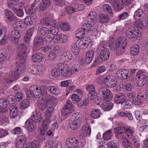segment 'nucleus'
Instances as JSON below:
<instances>
[{
	"mask_svg": "<svg viewBox=\"0 0 148 148\" xmlns=\"http://www.w3.org/2000/svg\"><path fill=\"white\" fill-rule=\"evenodd\" d=\"M128 71L125 69L119 70L116 72V76L121 80L125 79L130 77V75Z\"/></svg>",
	"mask_w": 148,
	"mask_h": 148,
	"instance_id": "f8f14e48",
	"label": "nucleus"
},
{
	"mask_svg": "<svg viewBox=\"0 0 148 148\" xmlns=\"http://www.w3.org/2000/svg\"><path fill=\"white\" fill-rule=\"evenodd\" d=\"M112 136V132L111 130L107 131L103 135V136L104 140H108L111 138Z\"/></svg>",
	"mask_w": 148,
	"mask_h": 148,
	"instance_id": "5fc2aeb1",
	"label": "nucleus"
},
{
	"mask_svg": "<svg viewBox=\"0 0 148 148\" xmlns=\"http://www.w3.org/2000/svg\"><path fill=\"white\" fill-rule=\"evenodd\" d=\"M125 133L128 137L131 138L134 134V132L131 130L125 127Z\"/></svg>",
	"mask_w": 148,
	"mask_h": 148,
	"instance_id": "338daca9",
	"label": "nucleus"
},
{
	"mask_svg": "<svg viewBox=\"0 0 148 148\" xmlns=\"http://www.w3.org/2000/svg\"><path fill=\"white\" fill-rule=\"evenodd\" d=\"M113 5L114 9L116 11L121 10L124 7L121 1H119V3L117 1Z\"/></svg>",
	"mask_w": 148,
	"mask_h": 148,
	"instance_id": "09e8293b",
	"label": "nucleus"
},
{
	"mask_svg": "<svg viewBox=\"0 0 148 148\" xmlns=\"http://www.w3.org/2000/svg\"><path fill=\"white\" fill-rule=\"evenodd\" d=\"M53 69L52 70L51 74L52 76L55 77H58L60 75V69Z\"/></svg>",
	"mask_w": 148,
	"mask_h": 148,
	"instance_id": "774afa93",
	"label": "nucleus"
},
{
	"mask_svg": "<svg viewBox=\"0 0 148 148\" xmlns=\"http://www.w3.org/2000/svg\"><path fill=\"white\" fill-rule=\"evenodd\" d=\"M30 119L33 122L39 123L42 119V114L40 112H35L32 113Z\"/></svg>",
	"mask_w": 148,
	"mask_h": 148,
	"instance_id": "dca6fc26",
	"label": "nucleus"
},
{
	"mask_svg": "<svg viewBox=\"0 0 148 148\" xmlns=\"http://www.w3.org/2000/svg\"><path fill=\"white\" fill-rule=\"evenodd\" d=\"M134 17L136 20L139 21L146 18V15L143 10L139 9L135 12Z\"/></svg>",
	"mask_w": 148,
	"mask_h": 148,
	"instance_id": "2eb2a0df",
	"label": "nucleus"
},
{
	"mask_svg": "<svg viewBox=\"0 0 148 148\" xmlns=\"http://www.w3.org/2000/svg\"><path fill=\"white\" fill-rule=\"evenodd\" d=\"M5 15L10 21H16L17 17L9 10H6L4 12Z\"/></svg>",
	"mask_w": 148,
	"mask_h": 148,
	"instance_id": "7c9ffc66",
	"label": "nucleus"
},
{
	"mask_svg": "<svg viewBox=\"0 0 148 148\" xmlns=\"http://www.w3.org/2000/svg\"><path fill=\"white\" fill-rule=\"evenodd\" d=\"M90 133V128L88 126H86L82 128L81 134L84 137H86L89 136Z\"/></svg>",
	"mask_w": 148,
	"mask_h": 148,
	"instance_id": "f704fd0d",
	"label": "nucleus"
},
{
	"mask_svg": "<svg viewBox=\"0 0 148 148\" xmlns=\"http://www.w3.org/2000/svg\"><path fill=\"white\" fill-rule=\"evenodd\" d=\"M27 49V47L24 44H20L18 45V51H19L18 55L20 53H21L22 54H23L24 52H25L27 53H27L25 51ZM23 55V54H22Z\"/></svg>",
	"mask_w": 148,
	"mask_h": 148,
	"instance_id": "3c124183",
	"label": "nucleus"
},
{
	"mask_svg": "<svg viewBox=\"0 0 148 148\" xmlns=\"http://www.w3.org/2000/svg\"><path fill=\"white\" fill-rule=\"evenodd\" d=\"M60 28L63 31H68L69 28V26L67 23H63L60 24Z\"/></svg>",
	"mask_w": 148,
	"mask_h": 148,
	"instance_id": "680f3d73",
	"label": "nucleus"
},
{
	"mask_svg": "<svg viewBox=\"0 0 148 148\" xmlns=\"http://www.w3.org/2000/svg\"><path fill=\"white\" fill-rule=\"evenodd\" d=\"M51 121L49 119H47L43 121L42 127L40 130V134L42 135L45 134V132L48 127Z\"/></svg>",
	"mask_w": 148,
	"mask_h": 148,
	"instance_id": "412c9836",
	"label": "nucleus"
},
{
	"mask_svg": "<svg viewBox=\"0 0 148 148\" xmlns=\"http://www.w3.org/2000/svg\"><path fill=\"white\" fill-rule=\"evenodd\" d=\"M38 30L39 34L42 36H46L50 33V30L46 27H39Z\"/></svg>",
	"mask_w": 148,
	"mask_h": 148,
	"instance_id": "58836bf2",
	"label": "nucleus"
},
{
	"mask_svg": "<svg viewBox=\"0 0 148 148\" xmlns=\"http://www.w3.org/2000/svg\"><path fill=\"white\" fill-rule=\"evenodd\" d=\"M25 127L28 131L32 132L35 130V129L36 128V125L35 123L32 122V121L29 119L25 122Z\"/></svg>",
	"mask_w": 148,
	"mask_h": 148,
	"instance_id": "6ab92c4d",
	"label": "nucleus"
},
{
	"mask_svg": "<svg viewBox=\"0 0 148 148\" xmlns=\"http://www.w3.org/2000/svg\"><path fill=\"white\" fill-rule=\"evenodd\" d=\"M20 74V72L17 71L16 69L12 72L11 78L17 79L19 78Z\"/></svg>",
	"mask_w": 148,
	"mask_h": 148,
	"instance_id": "bf43d9fd",
	"label": "nucleus"
},
{
	"mask_svg": "<svg viewBox=\"0 0 148 148\" xmlns=\"http://www.w3.org/2000/svg\"><path fill=\"white\" fill-rule=\"evenodd\" d=\"M10 117L14 118L17 116L18 114L17 108L13 104H11L9 108Z\"/></svg>",
	"mask_w": 148,
	"mask_h": 148,
	"instance_id": "bb28decb",
	"label": "nucleus"
},
{
	"mask_svg": "<svg viewBox=\"0 0 148 148\" xmlns=\"http://www.w3.org/2000/svg\"><path fill=\"white\" fill-rule=\"evenodd\" d=\"M20 37V35L19 32L17 30L12 31L9 36L11 40L16 45L18 43Z\"/></svg>",
	"mask_w": 148,
	"mask_h": 148,
	"instance_id": "ddd939ff",
	"label": "nucleus"
},
{
	"mask_svg": "<svg viewBox=\"0 0 148 148\" xmlns=\"http://www.w3.org/2000/svg\"><path fill=\"white\" fill-rule=\"evenodd\" d=\"M136 77L138 79L137 83L138 86H142L148 82V76L140 73V72L137 73Z\"/></svg>",
	"mask_w": 148,
	"mask_h": 148,
	"instance_id": "1a4fd4ad",
	"label": "nucleus"
},
{
	"mask_svg": "<svg viewBox=\"0 0 148 148\" xmlns=\"http://www.w3.org/2000/svg\"><path fill=\"white\" fill-rule=\"evenodd\" d=\"M103 8L105 11L110 14H112V9L110 5L108 4H104L103 6Z\"/></svg>",
	"mask_w": 148,
	"mask_h": 148,
	"instance_id": "0e129e2a",
	"label": "nucleus"
},
{
	"mask_svg": "<svg viewBox=\"0 0 148 148\" xmlns=\"http://www.w3.org/2000/svg\"><path fill=\"white\" fill-rule=\"evenodd\" d=\"M61 69L60 71L61 72V75L63 77H71L72 74V71L70 69L67 65L66 64L59 63L58 64V69Z\"/></svg>",
	"mask_w": 148,
	"mask_h": 148,
	"instance_id": "20e7f679",
	"label": "nucleus"
},
{
	"mask_svg": "<svg viewBox=\"0 0 148 148\" xmlns=\"http://www.w3.org/2000/svg\"><path fill=\"white\" fill-rule=\"evenodd\" d=\"M81 45H82V42H77L73 44L71 46V50L75 55H77L79 53V47Z\"/></svg>",
	"mask_w": 148,
	"mask_h": 148,
	"instance_id": "c756f323",
	"label": "nucleus"
},
{
	"mask_svg": "<svg viewBox=\"0 0 148 148\" xmlns=\"http://www.w3.org/2000/svg\"><path fill=\"white\" fill-rule=\"evenodd\" d=\"M132 105L131 101L126 99L121 104V107L124 109L130 108L132 107Z\"/></svg>",
	"mask_w": 148,
	"mask_h": 148,
	"instance_id": "37998d69",
	"label": "nucleus"
},
{
	"mask_svg": "<svg viewBox=\"0 0 148 148\" xmlns=\"http://www.w3.org/2000/svg\"><path fill=\"white\" fill-rule=\"evenodd\" d=\"M86 89L89 92L88 97L91 100L95 99L96 97L97 93L95 88L92 85H89L86 87Z\"/></svg>",
	"mask_w": 148,
	"mask_h": 148,
	"instance_id": "4468645a",
	"label": "nucleus"
},
{
	"mask_svg": "<svg viewBox=\"0 0 148 148\" xmlns=\"http://www.w3.org/2000/svg\"><path fill=\"white\" fill-rule=\"evenodd\" d=\"M8 104V99L3 98L0 99V113L5 112L6 111V108Z\"/></svg>",
	"mask_w": 148,
	"mask_h": 148,
	"instance_id": "4be33fe9",
	"label": "nucleus"
},
{
	"mask_svg": "<svg viewBox=\"0 0 148 148\" xmlns=\"http://www.w3.org/2000/svg\"><path fill=\"white\" fill-rule=\"evenodd\" d=\"M12 9L14 13H15L18 16L22 17L23 15L24 12L22 10L17 9L14 7L12 8Z\"/></svg>",
	"mask_w": 148,
	"mask_h": 148,
	"instance_id": "6e6d98bb",
	"label": "nucleus"
},
{
	"mask_svg": "<svg viewBox=\"0 0 148 148\" xmlns=\"http://www.w3.org/2000/svg\"><path fill=\"white\" fill-rule=\"evenodd\" d=\"M32 59L34 62H39L41 64H43L45 63V61L44 59L36 53H34L32 55Z\"/></svg>",
	"mask_w": 148,
	"mask_h": 148,
	"instance_id": "cd10ccee",
	"label": "nucleus"
},
{
	"mask_svg": "<svg viewBox=\"0 0 148 148\" xmlns=\"http://www.w3.org/2000/svg\"><path fill=\"white\" fill-rule=\"evenodd\" d=\"M36 5L35 3H32L30 7L28 8L25 9L26 13L30 15H36L35 14V9L34 8Z\"/></svg>",
	"mask_w": 148,
	"mask_h": 148,
	"instance_id": "79ce46f5",
	"label": "nucleus"
},
{
	"mask_svg": "<svg viewBox=\"0 0 148 148\" xmlns=\"http://www.w3.org/2000/svg\"><path fill=\"white\" fill-rule=\"evenodd\" d=\"M29 105V103L27 99H24L21 103L20 107L22 109L27 108Z\"/></svg>",
	"mask_w": 148,
	"mask_h": 148,
	"instance_id": "4d7b16f0",
	"label": "nucleus"
},
{
	"mask_svg": "<svg viewBox=\"0 0 148 148\" xmlns=\"http://www.w3.org/2000/svg\"><path fill=\"white\" fill-rule=\"evenodd\" d=\"M12 25V27L14 29L17 30L18 31L24 30L25 24L22 22L18 21H16Z\"/></svg>",
	"mask_w": 148,
	"mask_h": 148,
	"instance_id": "b1692460",
	"label": "nucleus"
},
{
	"mask_svg": "<svg viewBox=\"0 0 148 148\" xmlns=\"http://www.w3.org/2000/svg\"><path fill=\"white\" fill-rule=\"evenodd\" d=\"M97 15L96 13L95 12H90L87 16V24H84L83 26L88 27V25H94L97 22Z\"/></svg>",
	"mask_w": 148,
	"mask_h": 148,
	"instance_id": "0eeeda50",
	"label": "nucleus"
},
{
	"mask_svg": "<svg viewBox=\"0 0 148 148\" xmlns=\"http://www.w3.org/2000/svg\"><path fill=\"white\" fill-rule=\"evenodd\" d=\"M100 20L101 23H105L107 22L108 20L107 15L101 14L99 15Z\"/></svg>",
	"mask_w": 148,
	"mask_h": 148,
	"instance_id": "e2e57ef3",
	"label": "nucleus"
},
{
	"mask_svg": "<svg viewBox=\"0 0 148 148\" xmlns=\"http://www.w3.org/2000/svg\"><path fill=\"white\" fill-rule=\"evenodd\" d=\"M34 28L32 27L28 29L26 34L24 36V40L26 42H28L34 32Z\"/></svg>",
	"mask_w": 148,
	"mask_h": 148,
	"instance_id": "72a5a7b5",
	"label": "nucleus"
},
{
	"mask_svg": "<svg viewBox=\"0 0 148 148\" xmlns=\"http://www.w3.org/2000/svg\"><path fill=\"white\" fill-rule=\"evenodd\" d=\"M102 108L105 111H108L112 108L113 104L109 101H105L102 103Z\"/></svg>",
	"mask_w": 148,
	"mask_h": 148,
	"instance_id": "4c0bfd02",
	"label": "nucleus"
},
{
	"mask_svg": "<svg viewBox=\"0 0 148 148\" xmlns=\"http://www.w3.org/2000/svg\"><path fill=\"white\" fill-rule=\"evenodd\" d=\"M51 3V2L42 1L39 5V8L42 11H45L49 7Z\"/></svg>",
	"mask_w": 148,
	"mask_h": 148,
	"instance_id": "ea45409f",
	"label": "nucleus"
},
{
	"mask_svg": "<svg viewBox=\"0 0 148 148\" xmlns=\"http://www.w3.org/2000/svg\"><path fill=\"white\" fill-rule=\"evenodd\" d=\"M125 127L123 126H120L114 129V132L118 138H120V136H124L123 134L125 133Z\"/></svg>",
	"mask_w": 148,
	"mask_h": 148,
	"instance_id": "473e14b6",
	"label": "nucleus"
},
{
	"mask_svg": "<svg viewBox=\"0 0 148 148\" xmlns=\"http://www.w3.org/2000/svg\"><path fill=\"white\" fill-rule=\"evenodd\" d=\"M100 59L103 61H106L109 58L110 53L108 49H105L99 51Z\"/></svg>",
	"mask_w": 148,
	"mask_h": 148,
	"instance_id": "a211bd4d",
	"label": "nucleus"
},
{
	"mask_svg": "<svg viewBox=\"0 0 148 148\" xmlns=\"http://www.w3.org/2000/svg\"><path fill=\"white\" fill-rule=\"evenodd\" d=\"M140 23L138 24L137 27L142 29L143 27H146L148 25V21L147 18H145L143 20L139 21Z\"/></svg>",
	"mask_w": 148,
	"mask_h": 148,
	"instance_id": "49530a36",
	"label": "nucleus"
},
{
	"mask_svg": "<svg viewBox=\"0 0 148 148\" xmlns=\"http://www.w3.org/2000/svg\"><path fill=\"white\" fill-rule=\"evenodd\" d=\"M125 94L119 93L116 95L114 98V101L117 104H121L126 100Z\"/></svg>",
	"mask_w": 148,
	"mask_h": 148,
	"instance_id": "5701e85b",
	"label": "nucleus"
},
{
	"mask_svg": "<svg viewBox=\"0 0 148 148\" xmlns=\"http://www.w3.org/2000/svg\"><path fill=\"white\" fill-rule=\"evenodd\" d=\"M42 100L38 101V108L41 110H45L49 106L45 98L42 95Z\"/></svg>",
	"mask_w": 148,
	"mask_h": 148,
	"instance_id": "393cba45",
	"label": "nucleus"
},
{
	"mask_svg": "<svg viewBox=\"0 0 148 148\" xmlns=\"http://www.w3.org/2000/svg\"><path fill=\"white\" fill-rule=\"evenodd\" d=\"M36 18V15H30L29 16H27L25 18L24 23L26 24L31 25L35 22Z\"/></svg>",
	"mask_w": 148,
	"mask_h": 148,
	"instance_id": "2f4dec72",
	"label": "nucleus"
},
{
	"mask_svg": "<svg viewBox=\"0 0 148 148\" xmlns=\"http://www.w3.org/2000/svg\"><path fill=\"white\" fill-rule=\"evenodd\" d=\"M126 35L127 37L132 41L136 40L138 37L141 36V32L137 27H134L131 26L126 32Z\"/></svg>",
	"mask_w": 148,
	"mask_h": 148,
	"instance_id": "f257e3e1",
	"label": "nucleus"
},
{
	"mask_svg": "<svg viewBox=\"0 0 148 148\" xmlns=\"http://www.w3.org/2000/svg\"><path fill=\"white\" fill-rule=\"evenodd\" d=\"M40 23L41 24L44 25L47 27L52 26L54 27L56 24V21L53 18L49 17H46L42 19L40 21Z\"/></svg>",
	"mask_w": 148,
	"mask_h": 148,
	"instance_id": "9b49d317",
	"label": "nucleus"
},
{
	"mask_svg": "<svg viewBox=\"0 0 148 148\" xmlns=\"http://www.w3.org/2000/svg\"><path fill=\"white\" fill-rule=\"evenodd\" d=\"M44 41L43 39L41 37L36 36L35 38L34 41V47L36 48V50H39L40 45L43 43Z\"/></svg>",
	"mask_w": 148,
	"mask_h": 148,
	"instance_id": "a878e982",
	"label": "nucleus"
},
{
	"mask_svg": "<svg viewBox=\"0 0 148 148\" xmlns=\"http://www.w3.org/2000/svg\"><path fill=\"white\" fill-rule=\"evenodd\" d=\"M62 57L64 61L69 62L72 59V56L69 52L67 51L64 52Z\"/></svg>",
	"mask_w": 148,
	"mask_h": 148,
	"instance_id": "a19ab883",
	"label": "nucleus"
},
{
	"mask_svg": "<svg viewBox=\"0 0 148 148\" xmlns=\"http://www.w3.org/2000/svg\"><path fill=\"white\" fill-rule=\"evenodd\" d=\"M120 138L123 140L122 145L126 148H131L132 147V144L130 141L128 140L124 136H120Z\"/></svg>",
	"mask_w": 148,
	"mask_h": 148,
	"instance_id": "e433bc0d",
	"label": "nucleus"
},
{
	"mask_svg": "<svg viewBox=\"0 0 148 148\" xmlns=\"http://www.w3.org/2000/svg\"><path fill=\"white\" fill-rule=\"evenodd\" d=\"M42 95L49 105H52L55 106L56 105L58 100L55 97L48 95L46 91L44 92V94Z\"/></svg>",
	"mask_w": 148,
	"mask_h": 148,
	"instance_id": "9d476101",
	"label": "nucleus"
},
{
	"mask_svg": "<svg viewBox=\"0 0 148 148\" xmlns=\"http://www.w3.org/2000/svg\"><path fill=\"white\" fill-rule=\"evenodd\" d=\"M72 119L73 120L70 127L73 130H76L79 127L81 123V121L77 117L76 119Z\"/></svg>",
	"mask_w": 148,
	"mask_h": 148,
	"instance_id": "c85d7f7f",
	"label": "nucleus"
},
{
	"mask_svg": "<svg viewBox=\"0 0 148 148\" xmlns=\"http://www.w3.org/2000/svg\"><path fill=\"white\" fill-rule=\"evenodd\" d=\"M78 140L74 138H70L66 141V144L69 148H75L78 146Z\"/></svg>",
	"mask_w": 148,
	"mask_h": 148,
	"instance_id": "aec40b11",
	"label": "nucleus"
},
{
	"mask_svg": "<svg viewBox=\"0 0 148 148\" xmlns=\"http://www.w3.org/2000/svg\"><path fill=\"white\" fill-rule=\"evenodd\" d=\"M108 47H109L111 49L114 51L115 52L116 51V49L118 48L119 46L121 45V43H118V39L116 42L113 41L110 44L108 43Z\"/></svg>",
	"mask_w": 148,
	"mask_h": 148,
	"instance_id": "c9c22d12",
	"label": "nucleus"
},
{
	"mask_svg": "<svg viewBox=\"0 0 148 148\" xmlns=\"http://www.w3.org/2000/svg\"><path fill=\"white\" fill-rule=\"evenodd\" d=\"M22 54L20 53L17 55V57L19 66L16 69L17 71L20 72V74H22L26 70V67L24 64L27 60V53L25 52H24L23 55Z\"/></svg>",
	"mask_w": 148,
	"mask_h": 148,
	"instance_id": "f03ea898",
	"label": "nucleus"
},
{
	"mask_svg": "<svg viewBox=\"0 0 148 148\" xmlns=\"http://www.w3.org/2000/svg\"><path fill=\"white\" fill-rule=\"evenodd\" d=\"M41 88H39L36 86L32 87L30 89V94L33 97L36 98H39L40 97L41 91Z\"/></svg>",
	"mask_w": 148,
	"mask_h": 148,
	"instance_id": "f3484780",
	"label": "nucleus"
},
{
	"mask_svg": "<svg viewBox=\"0 0 148 148\" xmlns=\"http://www.w3.org/2000/svg\"><path fill=\"white\" fill-rule=\"evenodd\" d=\"M47 89L49 92L52 94L56 95L59 93L58 90L55 86H49Z\"/></svg>",
	"mask_w": 148,
	"mask_h": 148,
	"instance_id": "603ef678",
	"label": "nucleus"
},
{
	"mask_svg": "<svg viewBox=\"0 0 148 148\" xmlns=\"http://www.w3.org/2000/svg\"><path fill=\"white\" fill-rule=\"evenodd\" d=\"M56 56V54L55 52L51 51L49 53L48 58L49 60L51 61L55 60Z\"/></svg>",
	"mask_w": 148,
	"mask_h": 148,
	"instance_id": "69168bd1",
	"label": "nucleus"
},
{
	"mask_svg": "<svg viewBox=\"0 0 148 148\" xmlns=\"http://www.w3.org/2000/svg\"><path fill=\"white\" fill-rule=\"evenodd\" d=\"M139 46L138 45H135L131 48L130 53L131 54L134 56H136L138 54L139 52Z\"/></svg>",
	"mask_w": 148,
	"mask_h": 148,
	"instance_id": "a18cd8bd",
	"label": "nucleus"
},
{
	"mask_svg": "<svg viewBox=\"0 0 148 148\" xmlns=\"http://www.w3.org/2000/svg\"><path fill=\"white\" fill-rule=\"evenodd\" d=\"M58 31L56 27H51L50 30V33L46 36L44 38L45 42L47 43L51 44L55 37L54 35L57 34Z\"/></svg>",
	"mask_w": 148,
	"mask_h": 148,
	"instance_id": "423d86ee",
	"label": "nucleus"
},
{
	"mask_svg": "<svg viewBox=\"0 0 148 148\" xmlns=\"http://www.w3.org/2000/svg\"><path fill=\"white\" fill-rule=\"evenodd\" d=\"M27 138L26 137L24 136H19L16 140V146L17 147H18L19 145L24 144L25 143Z\"/></svg>",
	"mask_w": 148,
	"mask_h": 148,
	"instance_id": "c03bdc74",
	"label": "nucleus"
},
{
	"mask_svg": "<svg viewBox=\"0 0 148 148\" xmlns=\"http://www.w3.org/2000/svg\"><path fill=\"white\" fill-rule=\"evenodd\" d=\"M126 38L125 37H120L118 38V43H121V45L119 46L116 49L115 52L118 55H120L123 54L124 52V49L127 43L126 41Z\"/></svg>",
	"mask_w": 148,
	"mask_h": 148,
	"instance_id": "39448f33",
	"label": "nucleus"
},
{
	"mask_svg": "<svg viewBox=\"0 0 148 148\" xmlns=\"http://www.w3.org/2000/svg\"><path fill=\"white\" fill-rule=\"evenodd\" d=\"M98 94L102 98L103 100H108L112 97V94L111 91L104 87H101L98 90Z\"/></svg>",
	"mask_w": 148,
	"mask_h": 148,
	"instance_id": "7ed1b4c3",
	"label": "nucleus"
},
{
	"mask_svg": "<svg viewBox=\"0 0 148 148\" xmlns=\"http://www.w3.org/2000/svg\"><path fill=\"white\" fill-rule=\"evenodd\" d=\"M84 28H80L77 30L76 32V36L77 38H81L85 36Z\"/></svg>",
	"mask_w": 148,
	"mask_h": 148,
	"instance_id": "de8ad7c7",
	"label": "nucleus"
},
{
	"mask_svg": "<svg viewBox=\"0 0 148 148\" xmlns=\"http://www.w3.org/2000/svg\"><path fill=\"white\" fill-rule=\"evenodd\" d=\"M45 69V68L43 66H38L35 69L34 73L35 74H40L44 71Z\"/></svg>",
	"mask_w": 148,
	"mask_h": 148,
	"instance_id": "13d9d810",
	"label": "nucleus"
},
{
	"mask_svg": "<svg viewBox=\"0 0 148 148\" xmlns=\"http://www.w3.org/2000/svg\"><path fill=\"white\" fill-rule=\"evenodd\" d=\"M100 111L97 109H95L92 111L91 113V116L94 119L98 118L100 116Z\"/></svg>",
	"mask_w": 148,
	"mask_h": 148,
	"instance_id": "864d4df0",
	"label": "nucleus"
},
{
	"mask_svg": "<svg viewBox=\"0 0 148 148\" xmlns=\"http://www.w3.org/2000/svg\"><path fill=\"white\" fill-rule=\"evenodd\" d=\"M108 148H118L119 145L118 143L114 140L109 142L107 144Z\"/></svg>",
	"mask_w": 148,
	"mask_h": 148,
	"instance_id": "8fccbe9b",
	"label": "nucleus"
},
{
	"mask_svg": "<svg viewBox=\"0 0 148 148\" xmlns=\"http://www.w3.org/2000/svg\"><path fill=\"white\" fill-rule=\"evenodd\" d=\"M81 97L78 95L73 94L71 96V100L74 103H77L80 100Z\"/></svg>",
	"mask_w": 148,
	"mask_h": 148,
	"instance_id": "052dcab7",
	"label": "nucleus"
},
{
	"mask_svg": "<svg viewBox=\"0 0 148 148\" xmlns=\"http://www.w3.org/2000/svg\"><path fill=\"white\" fill-rule=\"evenodd\" d=\"M73 107V106L71 103V101L70 100H67L66 104L63 106L61 110L62 114L65 116L71 113L72 109Z\"/></svg>",
	"mask_w": 148,
	"mask_h": 148,
	"instance_id": "6e6552de",
	"label": "nucleus"
}]
</instances>
